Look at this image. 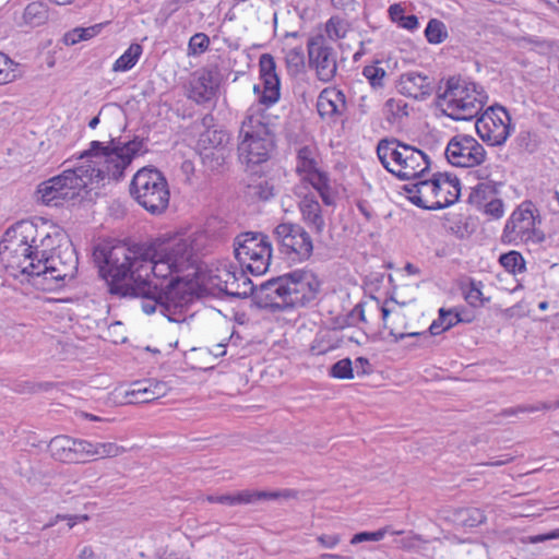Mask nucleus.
I'll return each mask as SVG.
<instances>
[{"label": "nucleus", "mask_w": 559, "mask_h": 559, "mask_svg": "<svg viewBox=\"0 0 559 559\" xmlns=\"http://www.w3.org/2000/svg\"><path fill=\"white\" fill-rule=\"evenodd\" d=\"M95 258L103 260L99 272L111 295L139 298L146 314L158 310L170 322L185 321V311L193 295L187 282L173 275L181 271H177L157 247L119 242L102 247Z\"/></svg>", "instance_id": "obj_1"}, {"label": "nucleus", "mask_w": 559, "mask_h": 559, "mask_svg": "<svg viewBox=\"0 0 559 559\" xmlns=\"http://www.w3.org/2000/svg\"><path fill=\"white\" fill-rule=\"evenodd\" d=\"M143 146L144 141L139 138L128 142L111 138L106 144L92 141L90 148L81 154L78 166L38 186L39 199L46 205L59 206L75 199L90 183L119 180Z\"/></svg>", "instance_id": "obj_2"}, {"label": "nucleus", "mask_w": 559, "mask_h": 559, "mask_svg": "<svg viewBox=\"0 0 559 559\" xmlns=\"http://www.w3.org/2000/svg\"><path fill=\"white\" fill-rule=\"evenodd\" d=\"M319 290L320 281L312 272L296 270L260 284L255 302L261 308L284 311L310 304Z\"/></svg>", "instance_id": "obj_3"}, {"label": "nucleus", "mask_w": 559, "mask_h": 559, "mask_svg": "<svg viewBox=\"0 0 559 559\" xmlns=\"http://www.w3.org/2000/svg\"><path fill=\"white\" fill-rule=\"evenodd\" d=\"M130 195L148 213L160 215L168 207L170 191L162 171L153 167H143L131 180Z\"/></svg>", "instance_id": "obj_4"}, {"label": "nucleus", "mask_w": 559, "mask_h": 559, "mask_svg": "<svg viewBox=\"0 0 559 559\" xmlns=\"http://www.w3.org/2000/svg\"><path fill=\"white\" fill-rule=\"evenodd\" d=\"M274 135L259 116H247L239 131L238 157L247 167L260 165L270 158Z\"/></svg>", "instance_id": "obj_5"}, {"label": "nucleus", "mask_w": 559, "mask_h": 559, "mask_svg": "<svg viewBox=\"0 0 559 559\" xmlns=\"http://www.w3.org/2000/svg\"><path fill=\"white\" fill-rule=\"evenodd\" d=\"M235 258L241 269L252 275L264 274L270 266L272 245L262 233H242L234 240Z\"/></svg>", "instance_id": "obj_6"}, {"label": "nucleus", "mask_w": 559, "mask_h": 559, "mask_svg": "<svg viewBox=\"0 0 559 559\" xmlns=\"http://www.w3.org/2000/svg\"><path fill=\"white\" fill-rule=\"evenodd\" d=\"M78 255L72 243L66 241L64 247L50 253L47 258L38 259L34 266V272L26 275L43 278L48 282L49 289L60 287L66 281L74 278L78 272Z\"/></svg>", "instance_id": "obj_7"}, {"label": "nucleus", "mask_w": 559, "mask_h": 559, "mask_svg": "<svg viewBox=\"0 0 559 559\" xmlns=\"http://www.w3.org/2000/svg\"><path fill=\"white\" fill-rule=\"evenodd\" d=\"M15 229L16 223L5 230L0 241V255L5 267L11 270L14 276H17V273L25 275L28 272H34V266L40 259V237L37 236L33 240L27 239V242H22L15 247L16 250H13L11 246L15 240L13 237Z\"/></svg>", "instance_id": "obj_8"}, {"label": "nucleus", "mask_w": 559, "mask_h": 559, "mask_svg": "<svg viewBox=\"0 0 559 559\" xmlns=\"http://www.w3.org/2000/svg\"><path fill=\"white\" fill-rule=\"evenodd\" d=\"M273 237L280 253L290 262H305L312 255L313 240L297 223H280L273 229Z\"/></svg>", "instance_id": "obj_9"}, {"label": "nucleus", "mask_w": 559, "mask_h": 559, "mask_svg": "<svg viewBox=\"0 0 559 559\" xmlns=\"http://www.w3.org/2000/svg\"><path fill=\"white\" fill-rule=\"evenodd\" d=\"M40 237L39 252L40 259L47 258L50 253L58 251L60 247L66 246L67 237L64 231L47 221L35 223L33 221L16 222V229L13 233L14 241L11 246L13 250L22 242L33 240L35 237Z\"/></svg>", "instance_id": "obj_10"}, {"label": "nucleus", "mask_w": 559, "mask_h": 559, "mask_svg": "<svg viewBox=\"0 0 559 559\" xmlns=\"http://www.w3.org/2000/svg\"><path fill=\"white\" fill-rule=\"evenodd\" d=\"M478 136L490 146L506 143L511 132V116L506 107L493 104L476 118Z\"/></svg>", "instance_id": "obj_11"}, {"label": "nucleus", "mask_w": 559, "mask_h": 559, "mask_svg": "<svg viewBox=\"0 0 559 559\" xmlns=\"http://www.w3.org/2000/svg\"><path fill=\"white\" fill-rule=\"evenodd\" d=\"M209 282L212 287L237 298L253 296L255 300V292L259 288L248 277L243 269H238L233 264L217 267L210 274Z\"/></svg>", "instance_id": "obj_12"}, {"label": "nucleus", "mask_w": 559, "mask_h": 559, "mask_svg": "<svg viewBox=\"0 0 559 559\" xmlns=\"http://www.w3.org/2000/svg\"><path fill=\"white\" fill-rule=\"evenodd\" d=\"M540 223L542 216L535 204L530 200L523 201L508 218L502 230L501 241L515 245L519 241L527 243L531 228Z\"/></svg>", "instance_id": "obj_13"}, {"label": "nucleus", "mask_w": 559, "mask_h": 559, "mask_svg": "<svg viewBox=\"0 0 559 559\" xmlns=\"http://www.w3.org/2000/svg\"><path fill=\"white\" fill-rule=\"evenodd\" d=\"M444 155L454 167L472 168L481 165L487 153L474 136L456 134L450 139Z\"/></svg>", "instance_id": "obj_14"}, {"label": "nucleus", "mask_w": 559, "mask_h": 559, "mask_svg": "<svg viewBox=\"0 0 559 559\" xmlns=\"http://www.w3.org/2000/svg\"><path fill=\"white\" fill-rule=\"evenodd\" d=\"M309 63L316 69L317 78L330 82L337 71L334 49L329 46L326 37L319 33L311 36L307 43Z\"/></svg>", "instance_id": "obj_15"}, {"label": "nucleus", "mask_w": 559, "mask_h": 559, "mask_svg": "<svg viewBox=\"0 0 559 559\" xmlns=\"http://www.w3.org/2000/svg\"><path fill=\"white\" fill-rule=\"evenodd\" d=\"M450 177L448 173L437 171L430 178L416 179L406 183L402 189L407 193V199L417 207L432 211L430 209L432 200L438 197L441 191V182L447 181Z\"/></svg>", "instance_id": "obj_16"}, {"label": "nucleus", "mask_w": 559, "mask_h": 559, "mask_svg": "<svg viewBox=\"0 0 559 559\" xmlns=\"http://www.w3.org/2000/svg\"><path fill=\"white\" fill-rule=\"evenodd\" d=\"M441 80L437 86L436 90V100L435 105L437 107H441L443 105V102L447 103L448 109H450L449 112H453V109H457L459 102L457 99L464 98V94L466 95V92H477V83L469 82L461 78V75H453L445 80V88L441 91Z\"/></svg>", "instance_id": "obj_17"}, {"label": "nucleus", "mask_w": 559, "mask_h": 559, "mask_svg": "<svg viewBox=\"0 0 559 559\" xmlns=\"http://www.w3.org/2000/svg\"><path fill=\"white\" fill-rule=\"evenodd\" d=\"M487 100V93L477 84V92L468 91L464 98L457 99V109H453V112L442 109V114L454 121H472L478 117Z\"/></svg>", "instance_id": "obj_18"}, {"label": "nucleus", "mask_w": 559, "mask_h": 559, "mask_svg": "<svg viewBox=\"0 0 559 559\" xmlns=\"http://www.w3.org/2000/svg\"><path fill=\"white\" fill-rule=\"evenodd\" d=\"M396 88L405 96L425 100L436 92L437 86L433 78L419 72H407L400 76Z\"/></svg>", "instance_id": "obj_19"}, {"label": "nucleus", "mask_w": 559, "mask_h": 559, "mask_svg": "<svg viewBox=\"0 0 559 559\" xmlns=\"http://www.w3.org/2000/svg\"><path fill=\"white\" fill-rule=\"evenodd\" d=\"M288 497H290V492L288 490H284V491L241 490V491H238L233 495H219V496L210 495L206 497V500L211 503L238 506V504H251V503H257L259 501L275 500L278 498H288Z\"/></svg>", "instance_id": "obj_20"}, {"label": "nucleus", "mask_w": 559, "mask_h": 559, "mask_svg": "<svg viewBox=\"0 0 559 559\" xmlns=\"http://www.w3.org/2000/svg\"><path fill=\"white\" fill-rule=\"evenodd\" d=\"M219 85V73L214 69H203L190 83L189 97L198 104L213 99Z\"/></svg>", "instance_id": "obj_21"}, {"label": "nucleus", "mask_w": 559, "mask_h": 559, "mask_svg": "<svg viewBox=\"0 0 559 559\" xmlns=\"http://www.w3.org/2000/svg\"><path fill=\"white\" fill-rule=\"evenodd\" d=\"M406 163L402 169L390 168L386 162V173L392 174L401 180H416L420 179L429 173L431 160L429 156L423 151L414 147V154H405Z\"/></svg>", "instance_id": "obj_22"}, {"label": "nucleus", "mask_w": 559, "mask_h": 559, "mask_svg": "<svg viewBox=\"0 0 559 559\" xmlns=\"http://www.w3.org/2000/svg\"><path fill=\"white\" fill-rule=\"evenodd\" d=\"M158 252L163 254L177 271L186 270L193 257V249L188 240L175 239L163 246H158Z\"/></svg>", "instance_id": "obj_23"}, {"label": "nucleus", "mask_w": 559, "mask_h": 559, "mask_svg": "<svg viewBox=\"0 0 559 559\" xmlns=\"http://www.w3.org/2000/svg\"><path fill=\"white\" fill-rule=\"evenodd\" d=\"M345 108V94L340 90L324 88L318 96L317 110L321 118L341 116Z\"/></svg>", "instance_id": "obj_24"}, {"label": "nucleus", "mask_w": 559, "mask_h": 559, "mask_svg": "<svg viewBox=\"0 0 559 559\" xmlns=\"http://www.w3.org/2000/svg\"><path fill=\"white\" fill-rule=\"evenodd\" d=\"M299 211L304 223L320 235L325 228L322 209L314 194H306L299 201Z\"/></svg>", "instance_id": "obj_25"}, {"label": "nucleus", "mask_w": 559, "mask_h": 559, "mask_svg": "<svg viewBox=\"0 0 559 559\" xmlns=\"http://www.w3.org/2000/svg\"><path fill=\"white\" fill-rule=\"evenodd\" d=\"M443 227L459 239L469 238L477 228L476 218L462 213H448L443 216Z\"/></svg>", "instance_id": "obj_26"}, {"label": "nucleus", "mask_w": 559, "mask_h": 559, "mask_svg": "<svg viewBox=\"0 0 559 559\" xmlns=\"http://www.w3.org/2000/svg\"><path fill=\"white\" fill-rule=\"evenodd\" d=\"M450 177L447 181L441 182V191L436 201L431 202V210H443L447 209L460 200L461 197V181L457 176L448 173Z\"/></svg>", "instance_id": "obj_27"}, {"label": "nucleus", "mask_w": 559, "mask_h": 559, "mask_svg": "<svg viewBox=\"0 0 559 559\" xmlns=\"http://www.w3.org/2000/svg\"><path fill=\"white\" fill-rule=\"evenodd\" d=\"M344 343V337L341 334V331L335 329H326L320 331L311 346L310 352L312 355H324L333 349L341 347Z\"/></svg>", "instance_id": "obj_28"}, {"label": "nucleus", "mask_w": 559, "mask_h": 559, "mask_svg": "<svg viewBox=\"0 0 559 559\" xmlns=\"http://www.w3.org/2000/svg\"><path fill=\"white\" fill-rule=\"evenodd\" d=\"M75 439L68 436H57L49 442L51 456L64 463H79L75 452Z\"/></svg>", "instance_id": "obj_29"}, {"label": "nucleus", "mask_w": 559, "mask_h": 559, "mask_svg": "<svg viewBox=\"0 0 559 559\" xmlns=\"http://www.w3.org/2000/svg\"><path fill=\"white\" fill-rule=\"evenodd\" d=\"M302 179L308 181L316 189L326 206L335 204L336 195L331 188L330 178L326 173L318 168L308 176H304Z\"/></svg>", "instance_id": "obj_30"}, {"label": "nucleus", "mask_w": 559, "mask_h": 559, "mask_svg": "<svg viewBox=\"0 0 559 559\" xmlns=\"http://www.w3.org/2000/svg\"><path fill=\"white\" fill-rule=\"evenodd\" d=\"M386 534L392 536L390 547L396 549L419 551L427 544V540L423 539L419 535H413L412 532L405 533L403 531H390L388 525Z\"/></svg>", "instance_id": "obj_31"}, {"label": "nucleus", "mask_w": 559, "mask_h": 559, "mask_svg": "<svg viewBox=\"0 0 559 559\" xmlns=\"http://www.w3.org/2000/svg\"><path fill=\"white\" fill-rule=\"evenodd\" d=\"M450 312L447 311L445 308H440L438 311V319L433 320L431 325L429 326V334L427 332H412V333H401L396 335L392 330L390 331V335L394 337V342L396 343L399 340H403L405 337H415L417 340H429L430 335H438L442 333L441 329L443 328Z\"/></svg>", "instance_id": "obj_32"}, {"label": "nucleus", "mask_w": 559, "mask_h": 559, "mask_svg": "<svg viewBox=\"0 0 559 559\" xmlns=\"http://www.w3.org/2000/svg\"><path fill=\"white\" fill-rule=\"evenodd\" d=\"M390 20L399 27L415 31L419 27V20L415 14H405V9L401 3L391 4L388 9Z\"/></svg>", "instance_id": "obj_33"}, {"label": "nucleus", "mask_w": 559, "mask_h": 559, "mask_svg": "<svg viewBox=\"0 0 559 559\" xmlns=\"http://www.w3.org/2000/svg\"><path fill=\"white\" fill-rule=\"evenodd\" d=\"M229 135L223 130L207 129L200 134L198 145L200 148L217 150L228 148Z\"/></svg>", "instance_id": "obj_34"}, {"label": "nucleus", "mask_w": 559, "mask_h": 559, "mask_svg": "<svg viewBox=\"0 0 559 559\" xmlns=\"http://www.w3.org/2000/svg\"><path fill=\"white\" fill-rule=\"evenodd\" d=\"M262 81V95L259 102L271 107L280 100L281 97V81L280 76L260 78Z\"/></svg>", "instance_id": "obj_35"}, {"label": "nucleus", "mask_w": 559, "mask_h": 559, "mask_svg": "<svg viewBox=\"0 0 559 559\" xmlns=\"http://www.w3.org/2000/svg\"><path fill=\"white\" fill-rule=\"evenodd\" d=\"M143 52L140 44L133 43L129 48L116 60L112 66L115 72H124L132 69Z\"/></svg>", "instance_id": "obj_36"}, {"label": "nucleus", "mask_w": 559, "mask_h": 559, "mask_svg": "<svg viewBox=\"0 0 559 559\" xmlns=\"http://www.w3.org/2000/svg\"><path fill=\"white\" fill-rule=\"evenodd\" d=\"M381 63L380 59H373L362 69V75L374 93H379L378 91L384 86V69L380 67Z\"/></svg>", "instance_id": "obj_37"}, {"label": "nucleus", "mask_w": 559, "mask_h": 559, "mask_svg": "<svg viewBox=\"0 0 559 559\" xmlns=\"http://www.w3.org/2000/svg\"><path fill=\"white\" fill-rule=\"evenodd\" d=\"M229 148H200V157L202 164L211 170L219 169L225 164V160L229 156Z\"/></svg>", "instance_id": "obj_38"}, {"label": "nucleus", "mask_w": 559, "mask_h": 559, "mask_svg": "<svg viewBox=\"0 0 559 559\" xmlns=\"http://www.w3.org/2000/svg\"><path fill=\"white\" fill-rule=\"evenodd\" d=\"M23 17L32 26L43 25L48 20V8L44 2H32L25 8Z\"/></svg>", "instance_id": "obj_39"}, {"label": "nucleus", "mask_w": 559, "mask_h": 559, "mask_svg": "<svg viewBox=\"0 0 559 559\" xmlns=\"http://www.w3.org/2000/svg\"><path fill=\"white\" fill-rule=\"evenodd\" d=\"M496 194H498V189H497L496 185L480 182L472 189V191L468 195L467 202L471 205L476 206L477 209H481L483 205L485 204L484 202L488 198L496 195Z\"/></svg>", "instance_id": "obj_40"}, {"label": "nucleus", "mask_w": 559, "mask_h": 559, "mask_svg": "<svg viewBox=\"0 0 559 559\" xmlns=\"http://www.w3.org/2000/svg\"><path fill=\"white\" fill-rule=\"evenodd\" d=\"M499 263L506 271L514 275L526 271V262L519 251L511 250L500 254Z\"/></svg>", "instance_id": "obj_41"}, {"label": "nucleus", "mask_w": 559, "mask_h": 559, "mask_svg": "<svg viewBox=\"0 0 559 559\" xmlns=\"http://www.w3.org/2000/svg\"><path fill=\"white\" fill-rule=\"evenodd\" d=\"M390 151V158L402 169L406 163L405 154L413 155L414 147L407 144L400 143L396 139L389 140L386 138V152Z\"/></svg>", "instance_id": "obj_42"}, {"label": "nucleus", "mask_w": 559, "mask_h": 559, "mask_svg": "<svg viewBox=\"0 0 559 559\" xmlns=\"http://www.w3.org/2000/svg\"><path fill=\"white\" fill-rule=\"evenodd\" d=\"M425 37L429 44L439 45L448 38L445 24L438 19H430L425 28Z\"/></svg>", "instance_id": "obj_43"}, {"label": "nucleus", "mask_w": 559, "mask_h": 559, "mask_svg": "<svg viewBox=\"0 0 559 559\" xmlns=\"http://www.w3.org/2000/svg\"><path fill=\"white\" fill-rule=\"evenodd\" d=\"M103 27V24H95L88 27H78L64 35L66 45H75L81 40H87L96 36Z\"/></svg>", "instance_id": "obj_44"}, {"label": "nucleus", "mask_w": 559, "mask_h": 559, "mask_svg": "<svg viewBox=\"0 0 559 559\" xmlns=\"http://www.w3.org/2000/svg\"><path fill=\"white\" fill-rule=\"evenodd\" d=\"M296 169L299 174L308 176L312 171L317 170V160L313 157V152L309 146H302L297 153V166Z\"/></svg>", "instance_id": "obj_45"}, {"label": "nucleus", "mask_w": 559, "mask_h": 559, "mask_svg": "<svg viewBox=\"0 0 559 559\" xmlns=\"http://www.w3.org/2000/svg\"><path fill=\"white\" fill-rule=\"evenodd\" d=\"M19 76V63L0 51V85L11 83Z\"/></svg>", "instance_id": "obj_46"}, {"label": "nucleus", "mask_w": 559, "mask_h": 559, "mask_svg": "<svg viewBox=\"0 0 559 559\" xmlns=\"http://www.w3.org/2000/svg\"><path fill=\"white\" fill-rule=\"evenodd\" d=\"M457 518L463 526L469 528L477 527L486 521L484 511L478 508L462 509L457 512Z\"/></svg>", "instance_id": "obj_47"}, {"label": "nucleus", "mask_w": 559, "mask_h": 559, "mask_svg": "<svg viewBox=\"0 0 559 559\" xmlns=\"http://www.w3.org/2000/svg\"><path fill=\"white\" fill-rule=\"evenodd\" d=\"M349 24L338 17V16H332L326 23H325V34L326 39L331 40H338L341 38H344L346 33L348 32Z\"/></svg>", "instance_id": "obj_48"}, {"label": "nucleus", "mask_w": 559, "mask_h": 559, "mask_svg": "<svg viewBox=\"0 0 559 559\" xmlns=\"http://www.w3.org/2000/svg\"><path fill=\"white\" fill-rule=\"evenodd\" d=\"M407 103L403 99L390 98L386 100V121L400 123L401 119L408 116Z\"/></svg>", "instance_id": "obj_49"}, {"label": "nucleus", "mask_w": 559, "mask_h": 559, "mask_svg": "<svg viewBox=\"0 0 559 559\" xmlns=\"http://www.w3.org/2000/svg\"><path fill=\"white\" fill-rule=\"evenodd\" d=\"M167 390L168 386L165 382L148 379V383L146 385V390L143 392V396L141 399H136V402L150 403L164 396L167 393Z\"/></svg>", "instance_id": "obj_50"}, {"label": "nucleus", "mask_w": 559, "mask_h": 559, "mask_svg": "<svg viewBox=\"0 0 559 559\" xmlns=\"http://www.w3.org/2000/svg\"><path fill=\"white\" fill-rule=\"evenodd\" d=\"M286 66L289 72L297 74L305 68V55L301 47L288 49L285 56Z\"/></svg>", "instance_id": "obj_51"}, {"label": "nucleus", "mask_w": 559, "mask_h": 559, "mask_svg": "<svg viewBox=\"0 0 559 559\" xmlns=\"http://www.w3.org/2000/svg\"><path fill=\"white\" fill-rule=\"evenodd\" d=\"M382 106V93L362 95L359 99L358 109L360 114L368 115L378 111Z\"/></svg>", "instance_id": "obj_52"}, {"label": "nucleus", "mask_w": 559, "mask_h": 559, "mask_svg": "<svg viewBox=\"0 0 559 559\" xmlns=\"http://www.w3.org/2000/svg\"><path fill=\"white\" fill-rule=\"evenodd\" d=\"M330 376L336 379L345 380L354 378V366L349 358L336 361L330 368Z\"/></svg>", "instance_id": "obj_53"}, {"label": "nucleus", "mask_w": 559, "mask_h": 559, "mask_svg": "<svg viewBox=\"0 0 559 559\" xmlns=\"http://www.w3.org/2000/svg\"><path fill=\"white\" fill-rule=\"evenodd\" d=\"M518 146L527 153H534L537 151L539 141L536 133L527 130H523L516 136Z\"/></svg>", "instance_id": "obj_54"}, {"label": "nucleus", "mask_w": 559, "mask_h": 559, "mask_svg": "<svg viewBox=\"0 0 559 559\" xmlns=\"http://www.w3.org/2000/svg\"><path fill=\"white\" fill-rule=\"evenodd\" d=\"M209 45V36L204 33H197L189 40V55H201L207 50Z\"/></svg>", "instance_id": "obj_55"}, {"label": "nucleus", "mask_w": 559, "mask_h": 559, "mask_svg": "<svg viewBox=\"0 0 559 559\" xmlns=\"http://www.w3.org/2000/svg\"><path fill=\"white\" fill-rule=\"evenodd\" d=\"M481 286V282L469 280L468 289L465 293V299L473 307H476L477 302L480 305H484L485 302V299L483 298ZM488 300L489 298L486 299V301Z\"/></svg>", "instance_id": "obj_56"}, {"label": "nucleus", "mask_w": 559, "mask_h": 559, "mask_svg": "<svg viewBox=\"0 0 559 559\" xmlns=\"http://www.w3.org/2000/svg\"><path fill=\"white\" fill-rule=\"evenodd\" d=\"M260 78L278 76L276 73L275 59L270 53H263L259 59Z\"/></svg>", "instance_id": "obj_57"}, {"label": "nucleus", "mask_w": 559, "mask_h": 559, "mask_svg": "<svg viewBox=\"0 0 559 559\" xmlns=\"http://www.w3.org/2000/svg\"><path fill=\"white\" fill-rule=\"evenodd\" d=\"M97 451L96 456L97 457H116L123 452H126V449L121 445H118L114 442H97Z\"/></svg>", "instance_id": "obj_58"}, {"label": "nucleus", "mask_w": 559, "mask_h": 559, "mask_svg": "<svg viewBox=\"0 0 559 559\" xmlns=\"http://www.w3.org/2000/svg\"><path fill=\"white\" fill-rule=\"evenodd\" d=\"M75 452L79 456V462H84L88 456H96L97 443H92L87 440L75 439Z\"/></svg>", "instance_id": "obj_59"}, {"label": "nucleus", "mask_w": 559, "mask_h": 559, "mask_svg": "<svg viewBox=\"0 0 559 559\" xmlns=\"http://www.w3.org/2000/svg\"><path fill=\"white\" fill-rule=\"evenodd\" d=\"M554 408V405L548 402H540L536 405H522L515 408H508L503 413L506 415H515L518 413H534L538 411H549Z\"/></svg>", "instance_id": "obj_60"}, {"label": "nucleus", "mask_w": 559, "mask_h": 559, "mask_svg": "<svg viewBox=\"0 0 559 559\" xmlns=\"http://www.w3.org/2000/svg\"><path fill=\"white\" fill-rule=\"evenodd\" d=\"M148 380L135 381L131 384L130 390L126 391V397L128 399V403L130 404H139L136 399H141L143 396L144 390H146V385Z\"/></svg>", "instance_id": "obj_61"}, {"label": "nucleus", "mask_w": 559, "mask_h": 559, "mask_svg": "<svg viewBox=\"0 0 559 559\" xmlns=\"http://www.w3.org/2000/svg\"><path fill=\"white\" fill-rule=\"evenodd\" d=\"M384 537V528H379L376 532H360L355 534L352 539L350 544L356 545L364 542H379Z\"/></svg>", "instance_id": "obj_62"}, {"label": "nucleus", "mask_w": 559, "mask_h": 559, "mask_svg": "<svg viewBox=\"0 0 559 559\" xmlns=\"http://www.w3.org/2000/svg\"><path fill=\"white\" fill-rule=\"evenodd\" d=\"M484 206V213L499 219L504 214V204L501 199H491L489 202L483 205Z\"/></svg>", "instance_id": "obj_63"}, {"label": "nucleus", "mask_w": 559, "mask_h": 559, "mask_svg": "<svg viewBox=\"0 0 559 559\" xmlns=\"http://www.w3.org/2000/svg\"><path fill=\"white\" fill-rule=\"evenodd\" d=\"M558 538H559V527L555 528V530H551V531H549L547 533H544V534H537V535L528 536L527 537V543L538 544V543H544V542H547V540H552V539H558Z\"/></svg>", "instance_id": "obj_64"}]
</instances>
